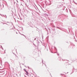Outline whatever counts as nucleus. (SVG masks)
Listing matches in <instances>:
<instances>
[{
    "label": "nucleus",
    "instance_id": "obj_1",
    "mask_svg": "<svg viewBox=\"0 0 77 77\" xmlns=\"http://www.w3.org/2000/svg\"><path fill=\"white\" fill-rule=\"evenodd\" d=\"M24 70L25 71V72H26L27 73V74H28V72H27L26 71V69H24Z\"/></svg>",
    "mask_w": 77,
    "mask_h": 77
}]
</instances>
